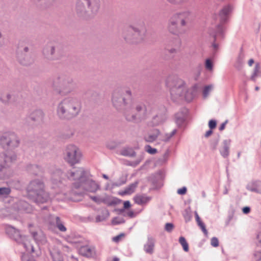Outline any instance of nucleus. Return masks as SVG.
<instances>
[{"mask_svg":"<svg viewBox=\"0 0 261 261\" xmlns=\"http://www.w3.org/2000/svg\"><path fill=\"white\" fill-rule=\"evenodd\" d=\"M167 109L162 105L155 103H147L140 102L135 104L134 108L128 109L125 108L124 115L127 121L139 123L147 119L149 116L154 112L156 114L152 118V123L154 125H158L163 123L166 119Z\"/></svg>","mask_w":261,"mask_h":261,"instance_id":"obj_1","label":"nucleus"},{"mask_svg":"<svg viewBox=\"0 0 261 261\" xmlns=\"http://www.w3.org/2000/svg\"><path fill=\"white\" fill-rule=\"evenodd\" d=\"M194 16L189 10L173 14L168 21V30L175 35L185 34L194 20Z\"/></svg>","mask_w":261,"mask_h":261,"instance_id":"obj_2","label":"nucleus"},{"mask_svg":"<svg viewBox=\"0 0 261 261\" xmlns=\"http://www.w3.org/2000/svg\"><path fill=\"white\" fill-rule=\"evenodd\" d=\"M184 81L176 74L169 75L166 81V85L169 88L173 100L175 101L178 97L184 96L186 100L190 102L195 97L194 90H186Z\"/></svg>","mask_w":261,"mask_h":261,"instance_id":"obj_3","label":"nucleus"},{"mask_svg":"<svg viewBox=\"0 0 261 261\" xmlns=\"http://www.w3.org/2000/svg\"><path fill=\"white\" fill-rule=\"evenodd\" d=\"M81 109L80 101L73 97L66 98L58 105L57 113L60 119H70L76 116Z\"/></svg>","mask_w":261,"mask_h":261,"instance_id":"obj_4","label":"nucleus"},{"mask_svg":"<svg viewBox=\"0 0 261 261\" xmlns=\"http://www.w3.org/2000/svg\"><path fill=\"white\" fill-rule=\"evenodd\" d=\"M27 192L28 198L38 204L45 203L49 199L48 194L44 191V183L40 179L31 181Z\"/></svg>","mask_w":261,"mask_h":261,"instance_id":"obj_5","label":"nucleus"},{"mask_svg":"<svg viewBox=\"0 0 261 261\" xmlns=\"http://www.w3.org/2000/svg\"><path fill=\"white\" fill-rule=\"evenodd\" d=\"M232 7L230 5L225 6L219 12L220 23L216 26L215 29L210 31V35L214 37V42L212 47L214 51H216L219 47L218 44L216 43L217 39L220 38H224V31L225 29L224 24L228 20L229 15L232 11Z\"/></svg>","mask_w":261,"mask_h":261,"instance_id":"obj_6","label":"nucleus"},{"mask_svg":"<svg viewBox=\"0 0 261 261\" xmlns=\"http://www.w3.org/2000/svg\"><path fill=\"white\" fill-rule=\"evenodd\" d=\"M16 159L17 156L14 152L7 151L0 154V179H8L12 176L10 166Z\"/></svg>","mask_w":261,"mask_h":261,"instance_id":"obj_7","label":"nucleus"},{"mask_svg":"<svg viewBox=\"0 0 261 261\" xmlns=\"http://www.w3.org/2000/svg\"><path fill=\"white\" fill-rule=\"evenodd\" d=\"M146 30L143 22L139 27L129 26L123 33L124 39L130 43H138L144 40Z\"/></svg>","mask_w":261,"mask_h":261,"instance_id":"obj_8","label":"nucleus"},{"mask_svg":"<svg viewBox=\"0 0 261 261\" xmlns=\"http://www.w3.org/2000/svg\"><path fill=\"white\" fill-rule=\"evenodd\" d=\"M132 96L131 91L124 88H119L114 90L112 95V102L114 106L118 110L126 108L128 100Z\"/></svg>","mask_w":261,"mask_h":261,"instance_id":"obj_9","label":"nucleus"},{"mask_svg":"<svg viewBox=\"0 0 261 261\" xmlns=\"http://www.w3.org/2000/svg\"><path fill=\"white\" fill-rule=\"evenodd\" d=\"M86 6L93 14H96L99 9L100 0H77L75 9L79 16L86 14Z\"/></svg>","mask_w":261,"mask_h":261,"instance_id":"obj_10","label":"nucleus"},{"mask_svg":"<svg viewBox=\"0 0 261 261\" xmlns=\"http://www.w3.org/2000/svg\"><path fill=\"white\" fill-rule=\"evenodd\" d=\"M91 176H87L82 181L75 185V190H79L76 192L72 190L73 194L75 195H82L85 192L95 193L100 189V185L95 180L90 178Z\"/></svg>","mask_w":261,"mask_h":261,"instance_id":"obj_11","label":"nucleus"},{"mask_svg":"<svg viewBox=\"0 0 261 261\" xmlns=\"http://www.w3.org/2000/svg\"><path fill=\"white\" fill-rule=\"evenodd\" d=\"M53 87L59 93L61 90L68 88L67 92H70L76 87V83L70 76L61 75L56 77L53 81Z\"/></svg>","mask_w":261,"mask_h":261,"instance_id":"obj_12","label":"nucleus"},{"mask_svg":"<svg viewBox=\"0 0 261 261\" xmlns=\"http://www.w3.org/2000/svg\"><path fill=\"white\" fill-rule=\"evenodd\" d=\"M20 140L14 132L4 133L0 137V145L3 148H14L18 146Z\"/></svg>","mask_w":261,"mask_h":261,"instance_id":"obj_13","label":"nucleus"},{"mask_svg":"<svg viewBox=\"0 0 261 261\" xmlns=\"http://www.w3.org/2000/svg\"><path fill=\"white\" fill-rule=\"evenodd\" d=\"M67 177L71 180H74L73 183V189H75V185L82 181L87 176H91L88 170H85L82 167H73L72 170L68 171Z\"/></svg>","mask_w":261,"mask_h":261,"instance_id":"obj_14","label":"nucleus"},{"mask_svg":"<svg viewBox=\"0 0 261 261\" xmlns=\"http://www.w3.org/2000/svg\"><path fill=\"white\" fill-rule=\"evenodd\" d=\"M176 132L177 130L174 129L170 133H167L163 135H161V132L159 129H154L147 136L144 137V140L147 142L152 143L159 137V139L160 140L167 142L176 134Z\"/></svg>","mask_w":261,"mask_h":261,"instance_id":"obj_15","label":"nucleus"},{"mask_svg":"<svg viewBox=\"0 0 261 261\" xmlns=\"http://www.w3.org/2000/svg\"><path fill=\"white\" fill-rule=\"evenodd\" d=\"M50 174L51 175V181L53 183V189H59V191L58 193H63L65 195L66 193L62 189L65 187V185L63 182L62 176L63 173L59 168H54V170H50Z\"/></svg>","mask_w":261,"mask_h":261,"instance_id":"obj_16","label":"nucleus"},{"mask_svg":"<svg viewBox=\"0 0 261 261\" xmlns=\"http://www.w3.org/2000/svg\"><path fill=\"white\" fill-rule=\"evenodd\" d=\"M66 153L65 159L72 166L78 163L82 157V154L79 149L72 144L67 146Z\"/></svg>","mask_w":261,"mask_h":261,"instance_id":"obj_17","label":"nucleus"},{"mask_svg":"<svg viewBox=\"0 0 261 261\" xmlns=\"http://www.w3.org/2000/svg\"><path fill=\"white\" fill-rule=\"evenodd\" d=\"M181 46V41L178 39H174L170 43L166 44L165 47V54L169 55V57H166V59L173 58L174 55L179 51Z\"/></svg>","mask_w":261,"mask_h":261,"instance_id":"obj_18","label":"nucleus"},{"mask_svg":"<svg viewBox=\"0 0 261 261\" xmlns=\"http://www.w3.org/2000/svg\"><path fill=\"white\" fill-rule=\"evenodd\" d=\"M5 232L9 237L17 243L22 241V238L24 236L20 233V230L10 225L5 226Z\"/></svg>","mask_w":261,"mask_h":261,"instance_id":"obj_19","label":"nucleus"},{"mask_svg":"<svg viewBox=\"0 0 261 261\" xmlns=\"http://www.w3.org/2000/svg\"><path fill=\"white\" fill-rule=\"evenodd\" d=\"M48 224L50 227L56 226L61 232H65L67 230L64 222L61 218L54 215H50L48 218Z\"/></svg>","mask_w":261,"mask_h":261,"instance_id":"obj_20","label":"nucleus"},{"mask_svg":"<svg viewBox=\"0 0 261 261\" xmlns=\"http://www.w3.org/2000/svg\"><path fill=\"white\" fill-rule=\"evenodd\" d=\"M188 114V110L186 108H182L175 114V122L178 127L182 126L187 118Z\"/></svg>","mask_w":261,"mask_h":261,"instance_id":"obj_21","label":"nucleus"},{"mask_svg":"<svg viewBox=\"0 0 261 261\" xmlns=\"http://www.w3.org/2000/svg\"><path fill=\"white\" fill-rule=\"evenodd\" d=\"M80 254L89 258H93L96 256V250L94 247L86 245L82 246L79 250Z\"/></svg>","mask_w":261,"mask_h":261,"instance_id":"obj_22","label":"nucleus"},{"mask_svg":"<svg viewBox=\"0 0 261 261\" xmlns=\"http://www.w3.org/2000/svg\"><path fill=\"white\" fill-rule=\"evenodd\" d=\"M155 238L151 235H148L147 242L143 246L144 251L146 253L150 254H152L155 246Z\"/></svg>","mask_w":261,"mask_h":261,"instance_id":"obj_23","label":"nucleus"},{"mask_svg":"<svg viewBox=\"0 0 261 261\" xmlns=\"http://www.w3.org/2000/svg\"><path fill=\"white\" fill-rule=\"evenodd\" d=\"M91 199L97 204H100L101 202L107 203L109 206H114L118 204L121 202V200L117 198H113L112 199L109 200L108 202H106L105 199L101 198L99 197L95 196H91Z\"/></svg>","mask_w":261,"mask_h":261,"instance_id":"obj_24","label":"nucleus"},{"mask_svg":"<svg viewBox=\"0 0 261 261\" xmlns=\"http://www.w3.org/2000/svg\"><path fill=\"white\" fill-rule=\"evenodd\" d=\"M16 205L18 211L20 213H31L33 211L32 206L24 200L19 201Z\"/></svg>","mask_w":261,"mask_h":261,"instance_id":"obj_25","label":"nucleus"},{"mask_svg":"<svg viewBox=\"0 0 261 261\" xmlns=\"http://www.w3.org/2000/svg\"><path fill=\"white\" fill-rule=\"evenodd\" d=\"M135 202L140 205H145L151 199V197L148 196L145 194H138L134 197Z\"/></svg>","mask_w":261,"mask_h":261,"instance_id":"obj_26","label":"nucleus"},{"mask_svg":"<svg viewBox=\"0 0 261 261\" xmlns=\"http://www.w3.org/2000/svg\"><path fill=\"white\" fill-rule=\"evenodd\" d=\"M261 181L259 180H253L246 186V189L251 192L261 193Z\"/></svg>","mask_w":261,"mask_h":261,"instance_id":"obj_27","label":"nucleus"},{"mask_svg":"<svg viewBox=\"0 0 261 261\" xmlns=\"http://www.w3.org/2000/svg\"><path fill=\"white\" fill-rule=\"evenodd\" d=\"M230 140H224L223 141V147L219 149L220 153L224 158H227L229 155Z\"/></svg>","mask_w":261,"mask_h":261,"instance_id":"obj_28","label":"nucleus"},{"mask_svg":"<svg viewBox=\"0 0 261 261\" xmlns=\"http://www.w3.org/2000/svg\"><path fill=\"white\" fill-rule=\"evenodd\" d=\"M43 112L41 110H36L30 115V118L33 121L39 123L42 121L43 119Z\"/></svg>","mask_w":261,"mask_h":261,"instance_id":"obj_29","label":"nucleus"},{"mask_svg":"<svg viewBox=\"0 0 261 261\" xmlns=\"http://www.w3.org/2000/svg\"><path fill=\"white\" fill-rule=\"evenodd\" d=\"M17 58L19 63L24 66L30 65L33 62V59L30 57L27 56L25 54H17Z\"/></svg>","mask_w":261,"mask_h":261,"instance_id":"obj_30","label":"nucleus"},{"mask_svg":"<svg viewBox=\"0 0 261 261\" xmlns=\"http://www.w3.org/2000/svg\"><path fill=\"white\" fill-rule=\"evenodd\" d=\"M139 182L136 181L135 182L130 184L127 187H126L124 190L120 191L119 194L121 196H124L126 195H129L134 193L135 191L136 188L138 186Z\"/></svg>","mask_w":261,"mask_h":261,"instance_id":"obj_31","label":"nucleus"},{"mask_svg":"<svg viewBox=\"0 0 261 261\" xmlns=\"http://www.w3.org/2000/svg\"><path fill=\"white\" fill-rule=\"evenodd\" d=\"M22 241L18 244H21L23 247L25 249L26 251L29 253H34L35 249L34 246L28 241V237L24 236L22 238Z\"/></svg>","mask_w":261,"mask_h":261,"instance_id":"obj_32","label":"nucleus"},{"mask_svg":"<svg viewBox=\"0 0 261 261\" xmlns=\"http://www.w3.org/2000/svg\"><path fill=\"white\" fill-rule=\"evenodd\" d=\"M27 170L30 173L36 175L43 172L42 167L37 165H30L28 167Z\"/></svg>","mask_w":261,"mask_h":261,"instance_id":"obj_33","label":"nucleus"},{"mask_svg":"<svg viewBox=\"0 0 261 261\" xmlns=\"http://www.w3.org/2000/svg\"><path fill=\"white\" fill-rule=\"evenodd\" d=\"M260 68V64L258 63H256L253 69V72L250 77L251 81L255 82L256 77L260 76L261 73Z\"/></svg>","mask_w":261,"mask_h":261,"instance_id":"obj_34","label":"nucleus"},{"mask_svg":"<svg viewBox=\"0 0 261 261\" xmlns=\"http://www.w3.org/2000/svg\"><path fill=\"white\" fill-rule=\"evenodd\" d=\"M50 254L53 261H63V257L60 251L53 250L50 251Z\"/></svg>","mask_w":261,"mask_h":261,"instance_id":"obj_35","label":"nucleus"},{"mask_svg":"<svg viewBox=\"0 0 261 261\" xmlns=\"http://www.w3.org/2000/svg\"><path fill=\"white\" fill-rule=\"evenodd\" d=\"M121 154L125 156L134 157L136 153L133 148L127 147L121 150Z\"/></svg>","mask_w":261,"mask_h":261,"instance_id":"obj_36","label":"nucleus"},{"mask_svg":"<svg viewBox=\"0 0 261 261\" xmlns=\"http://www.w3.org/2000/svg\"><path fill=\"white\" fill-rule=\"evenodd\" d=\"M13 100H14V96L11 94H3L0 96V100L5 104L11 102Z\"/></svg>","mask_w":261,"mask_h":261,"instance_id":"obj_37","label":"nucleus"},{"mask_svg":"<svg viewBox=\"0 0 261 261\" xmlns=\"http://www.w3.org/2000/svg\"><path fill=\"white\" fill-rule=\"evenodd\" d=\"M31 234L34 240L37 243L42 242L44 240V237L43 235L42 234H38L36 231L32 232Z\"/></svg>","mask_w":261,"mask_h":261,"instance_id":"obj_38","label":"nucleus"},{"mask_svg":"<svg viewBox=\"0 0 261 261\" xmlns=\"http://www.w3.org/2000/svg\"><path fill=\"white\" fill-rule=\"evenodd\" d=\"M55 52V46L51 45H47L43 50V53L44 55H48L49 54L53 55Z\"/></svg>","mask_w":261,"mask_h":261,"instance_id":"obj_39","label":"nucleus"},{"mask_svg":"<svg viewBox=\"0 0 261 261\" xmlns=\"http://www.w3.org/2000/svg\"><path fill=\"white\" fill-rule=\"evenodd\" d=\"M183 217L186 223L191 220L192 215L190 209H186L183 213Z\"/></svg>","mask_w":261,"mask_h":261,"instance_id":"obj_40","label":"nucleus"},{"mask_svg":"<svg viewBox=\"0 0 261 261\" xmlns=\"http://www.w3.org/2000/svg\"><path fill=\"white\" fill-rule=\"evenodd\" d=\"M179 242L182 246L184 250L188 252L189 251V245L186 239L184 237H180L179 238Z\"/></svg>","mask_w":261,"mask_h":261,"instance_id":"obj_41","label":"nucleus"},{"mask_svg":"<svg viewBox=\"0 0 261 261\" xmlns=\"http://www.w3.org/2000/svg\"><path fill=\"white\" fill-rule=\"evenodd\" d=\"M169 3L173 5H183L189 3L191 0H166Z\"/></svg>","mask_w":261,"mask_h":261,"instance_id":"obj_42","label":"nucleus"},{"mask_svg":"<svg viewBox=\"0 0 261 261\" xmlns=\"http://www.w3.org/2000/svg\"><path fill=\"white\" fill-rule=\"evenodd\" d=\"M126 178L124 177H122L120 178L118 181L113 182L112 184V186L113 187H120V186L125 184L126 183Z\"/></svg>","mask_w":261,"mask_h":261,"instance_id":"obj_43","label":"nucleus"},{"mask_svg":"<svg viewBox=\"0 0 261 261\" xmlns=\"http://www.w3.org/2000/svg\"><path fill=\"white\" fill-rule=\"evenodd\" d=\"M11 192V189L8 187L0 188V195L6 197Z\"/></svg>","mask_w":261,"mask_h":261,"instance_id":"obj_44","label":"nucleus"},{"mask_svg":"<svg viewBox=\"0 0 261 261\" xmlns=\"http://www.w3.org/2000/svg\"><path fill=\"white\" fill-rule=\"evenodd\" d=\"M214 64L212 60L210 59H206L205 61V68L210 71H211L213 69Z\"/></svg>","mask_w":261,"mask_h":261,"instance_id":"obj_45","label":"nucleus"},{"mask_svg":"<svg viewBox=\"0 0 261 261\" xmlns=\"http://www.w3.org/2000/svg\"><path fill=\"white\" fill-rule=\"evenodd\" d=\"M219 137L216 138L212 141L211 144H210V147H211V148L213 150H215L217 149V145L219 143Z\"/></svg>","mask_w":261,"mask_h":261,"instance_id":"obj_46","label":"nucleus"},{"mask_svg":"<svg viewBox=\"0 0 261 261\" xmlns=\"http://www.w3.org/2000/svg\"><path fill=\"white\" fill-rule=\"evenodd\" d=\"M125 220L123 218L115 217L112 220L113 225H118L124 223Z\"/></svg>","mask_w":261,"mask_h":261,"instance_id":"obj_47","label":"nucleus"},{"mask_svg":"<svg viewBox=\"0 0 261 261\" xmlns=\"http://www.w3.org/2000/svg\"><path fill=\"white\" fill-rule=\"evenodd\" d=\"M146 151L151 154H154L157 152L156 149L151 147L150 145H147L145 146Z\"/></svg>","mask_w":261,"mask_h":261,"instance_id":"obj_48","label":"nucleus"},{"mask_svg":"<svg viewBox=\"0 0 261 261\" xmlns=\"http://www.w3.org/2000/svg\"><path fill=\"white\" fill-rule=\"evenodd\" d=\"M174 226L172 223H167L165 226V230L168 232H171L172 231Z\"/></svg>","mask_w":261,"mask_h":261,"instance_id":"obj_49","label":"nucleus"},{"mask_svg":"<svg viewBox=\"0 0 261 261\" xmlns=\"http://www.w3.org/2000/svg\"><path fill=\"white\" fill-rule=\"evenodd\" d=\"M255 242L257 246L261 247V231L257 233Z\"/></svg>","mask_w":261,"mask_h":261,"instance_id":"obj_50","label":"nucleus"},{"mask_svg":"<svg viewBox=\"0 0 261 261\" xmlns=\"http://www.w3.org/2000/svg\"><path fill=\"white\" fill-rule=\"evenodd\" d=\"M211 245L214 247H217L219 246V241L217 238L213 237L211 240Z\"/></svg>","mask_w":261,"mask_h":261,"instance_id":"obj_51","label":"nucleus"},{"mask_svg":"<svg viewBox=\"0 0 261 261\" xmlns=\"http://www.w3.org/2000/svg\"><path fill=\"white\" fill-rule=\"evenodd\" d=\"M217 125V121L214 119H211L208 122V127L210 129H213L216 128Z\"/></svg>","mask_w":261,"mask_h":261,"instance_id":"obj_52","label":"nucleus"},{"mask_svg":"<svg viewBox=\"0 0 261 261\" xmlns=\"http://www.w3.org/2000/svg\"><path fill=\"white\" fill-rule=\"evenodd\" d=\"M212 87L210 85H207L204 87L203 90V95L204 97H206L208 95Z\"/></svg>","mask_w":261,"mask_h":261,"instance_id":"obj_53","label":"nucleus"},{"mask_svg":"<svg viewBox=\"0 0 261 261\" xmlns=\"http://www.w3.org/2000/svg\"><path fill=\"white\" fill-rule=\"evenodd\" d=\"M254 259L256 261L261 260V252L256 251L254 253Z\"/></svg>","mask_w":261,"mask_h":261,"instance_id":"obj_54","label":"nucleus"},{"mask_svg":"<svg viewBox=\"0 0 261 261\" xmlns=\"http://www.w3.org/2000/svg\"><path fill=\"white\" fill-rule=\"evenodd\" d=\"M187 191V189L186 187H183L182 188L178 189L177 193L179 195H184L186 193Z\"/></svg>","mask_w":261,"mask_h":261,"instance_id":"obj_55","label":"nucleus"},{"mask_svg":"<svg viewBox=\"0 0 261 261\" xmlns=\"http://www.w3.org/2000/svg\"><path fill=\"white\" fill-rule=\"evenodd\" d=\"M123 236H124V234L121 233L116 236V237H113L112 240L114 242L117 243L120 240L121 237Z\"/></svg>","mask_w":261,"mask_h":261,"instance_id":"obj_56","label":"nucleus"},{"mask_svg":"<svg viewBox=\"0 0 261 261\" xmlns=\"http://www.w3.org/2000/svg\"><path fill=\"white\" fill-rule=\"evenodd\" d=\"M106 219V217H105L103 215H97L96 217V222H101L104 221Z\"/></svg>","mask_w":261,"mask_h":261,"instance_id":"obj_57","label":"nucleus"},{"mask_svg":"<svg viewBox=\"0 0 261 261\" xmlns=\"http://www.w3.org/2000/svg\"><path fill=\"white\" fill-rule=\"evenodd\" d=\"M131 206V204H130V202L128 200H127V201H125L123 203V207L124 208L125 210V209H128L129 208H130Z\"/></svg>","mask_w":261,"mask_h":261,"instance_id":"obj_58","label":"nucleus"},{"mask_svg":"<svg viewBox=\"0 0 261 261\" xmlns=\"http://www.w3.org/2000/svg\"><path fill=\"white\" fill-rule=\"evenodd\" d=\"M250 207L249 206H245L242 208L243 213L245 214H248L250 212Z\"/></svg>","mask_w":261,"mask_h":261,"instance_id":"obj_59","label":"nucleus"},{"mask_svg":"<svg viewBox=\"0 0 261 261\" xmlns=\"http://www.w3.org/2000/svg\"><path fill=\"white\" fill-rule=\"evenodd\" d=\"M228 121L226 120L224 122L222 123L221 125L219 127V130L222 131L223 130L225 127L226 124L227 123Z\"/></svg>","mask_w":261,"mask_h":261,"instance_id":"obj_60","label":"nucleus"},{"mask_svg":"<svg viewBox=\"0 0 261 261\" xmlns=\"http://www.w3.org/2000/svg\"><path fill=\"white\" fill-rule=\"evenodd\" d=\"M170 154V150L169 149H167L165 153H164V159H167Z\"/></svg>","mask_w":261,"mask_h":261,"instance_id":"obj_61","label":"nucleus"},{"mask_svg":"<svg viewBox=\"0 0 261 261\" xmlns=\"http://www.w3.org/2000/svg\"><path fill=\"white\" fill-rule=\"evenodd\" d=\"M213 130V129H210V130H207V131L205 133V135H204L205 137L207 138V137H208L210 136H211V135L212 134V133H213V130Z\"/></svg>","mask_w":261,"mask_h":261,"instance_id":"obj_62","label":"nucleus"},{"mask_svg":"<svg viewBox=\"0 0 261 261\" xmlns=\"http://www.w3.org/2000/svg\"><path fill=\"white\" fill-rule=\"evenodd\" d=\"M127 216H129L130 218H133L135 217V214L134 212L132 211H130L127 213Z\"/></svg>","mask_w":261,"mask_h":261,"instance_id":"obj_63","label":"nucleus"},{"mask_svg":"<svg viewBox=\"0 0 261 261\" xmlns=\"http://www.w3.org/2000/svg\"><path fill=\"white\" fill-rule=\"evenodd\" d=\"M198 225L201 228V230L205 228V225L202 222L198 223Z\"/></svg>","mask_w":261,"mask_h":261,"instance_id":"obj_64","label":"nucleus"}]
</instances>
